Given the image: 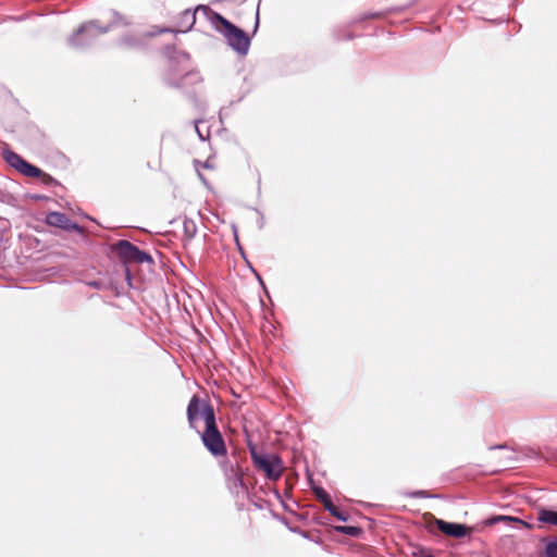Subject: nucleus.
I'll list each match as a JSON object with an SVG mask.
<instances>
[{"instance_id": "obj_14", "label": "nucleus", "mask_w": 557, "mask_h": 557, "mask_svg": "<svg viewBox=\"0 0 557 557\" xmlns=\"http://www.w3.org/2000/svg\"><path fill=\"white\" fill-rule=\"evenodd\" d=\"M335 530L337 532L347 534V535L352 536V537H358L362 533V529L361 528L354 527V525H339V527H336Z\"/></svg>"}, {"instance_id": "obj_6", "label": "nucleus", "mask_w": 557, "mask_h": 557, "mask_svg": "<svg viewBox=\"0 0 557 557\" xmlns=\"http://www.w3.org/2000/svg\"><path fill=\"white\" fill-rule=\"evenodd\" d=\"M115 250L119 257L125 263H152L153 260L151 256L143 250H140L137 246L133 245L127 240H120L115 245Z\"/></svg>"}, {"instance_id": "obj_15", "label": "nucleus", "mask_w": 557, "mask_h": 557, "mask_svg": "<svg viewBox=\"0 0 557 557\" xmlns=\"http://www.w3.org/2000/svg\"><path fill=\"white\" fill-rule=\"evenodd\" d=\"M544 557H557V537L546 544Z\"/></svg>"}, {"instance_id": "obj_11", "label": "nucleus", "mask_w": 557, "mask_h": 557, "mask_svg": "<svg viewBox=\"0 0 557 557\" xmlns=\"http://www.w3.org/2000/svg\"><path fill=\"white\" fill-rule=\"evenodd\" d=\"M18 172L28 177H36L42 174V171L39 168L28 163L26 160H24V162L20 166Z\"/></svg>"}, {"instance_id": "obj_18", "label": "nucleus", "mask_w": 557, "mask_h": 557, "mask_svg": "<svg viewBox=\"0 0 557 557\" xmlns=\"http://www.w3.org/2000/svg\"><path fill=\"white\" fill-rule=\"evenodd\" d=\"M333 517H336L338 520L346 521L347 515L338 509L335 505L332 510H327Z\"/></svg>"}, {"instance_id": "obj_2", "label": "nucleus", "mask_w": 557, "mask_h": 557, "mask_svg": "<svg viewBox=\"0 0 557 557\" xmlns=\"http://www.w3.org/2000/svg\"><path fill=\"white\" fill-rule=\"evenodd\" d=\"M250 456L255 467L262 471L269 480H278L284 471L282 460L277 455L259 454L253 446H249Z\"/></svg>"}, {"instance_id": "obj_8", "label": "nucleus", "mask_w": 557, "mask_h": 557, "mask_svg": "<svg viewBox=\"0 0 557 557\" xmlns=\"http://www.w3.org/2000/svg\"><path fill=\"white\" fill-rule=\"evenodd\" d=\"M83 34H88L90 37L95 36L96 35V32H95V26L94 24L89 23V24H85L83 26H81L74 34L73 36L70 38V42L72 46L74 47H78L82 45V41L79 39V36L83 35Z\"/></svg>"}, {"instance_id": "obj_13", "label": "nucleus", "mask_w": 557, "mask_h": 557, "mask_svg": "<svg viewBox=\"0 0 557 557\" xmlns=\"http://www.w3.org/2000/svg\"><path fill=\"white\" fill-rule=\"evenodd\" d=\"M183 231H184V239L189 242L195 236V234L197 232V226L194 223V221L186 219V220H184V223H183Z\"/></svg>"}, {"instance_id": "obj_20", "label": "nucleus", "mask_w": 557, "mask_h": 557, "mask_svg": "<svg viewBox=\"0 0 557 557\" xmlns=\"http://www.w3.org/2000/svg\"><path fill=\"white\" fill-rule=\"evenodd\" d=\"M38 177L41 178L42 183L45 184H51L53 182V177L45 172H42V174Z\"/></svg>"}, {"instance_id": "obj_5", "label": "nucleus", "mask_w": 557, "mask_h": 557, "mask_svg": "<svg viewBox=\"0 0 557 557\" xmlns=\"http://www.w3.org/2000/svg\"><path fill=\"white\" fill-rule=\"evenodd\" d=\"M424 520L428 523L429 530L433 531V525H436V528L444 533L447 536H451L455 539L463 537L471 533V528H468L463 524L459 523H453V522H446L444 520L435 518L432 513H425Z\"/></svg>"}, {"instance_id": "obj_21", "label": "nucleus", "mask_w": 557, "mask_h": 557, "mask_svg": "<svg viewBox=\"0 0 557 557\" xmlns=\"http://www.w3.org/2000/svg\"><path fill=\"white\" fill-rule=\"evenodd\" d=\"M258 25H259V16L257 15V17H256V26H255V32L257 30V28H258Z\"/></svg>"}, {"instance_id": "obj_12", "label": "nucleus", "mask_w": 557, "mask_h": 557, "mask_svg": "<svg viewBox=\"0 0 557 557\" xmlns=\"http://www.w3.org/2000/svg\"><path fill=\"white\" fill-rule=\"evenodd\" d=\"M4 160L7 161L8 164L13 166L17 171H20V166L24 162V159L20 154L15 153L13 151H5Z\"/></svg>"}, {"instance_id": "obj_3", "label": "nucleus", "mask_w": 557, "mask_h": 557, "mask_svg": "<svg viewBox=\"0 0 557 557\" xmlns=\"http://www.w3.org/2000/svg\"><path fill=\"white\" fill-rule=\"evenodd\" d=\"M203 446L214 457H224L227 454V448L221 432L218 429L215 419L209 413L208 424L201 434Z\"/></svg>"}, {"instance_id": "obj_7", "label": "nucleus", "mask_w": 557, "mask_h": 557, "mask_svg": "<svg viewBox=\"0 0 557 557\" xmlns=\"http://www.w3.org/2000/svg\"><path fill=\"white\" fill-rule=\"evenodd\" d=\"M46 222L51 226H57L63 230L78 228L76 224L71 222L66 214L57 211L48 213Z\"/></svg>"}, {"instance_id": "obj_10", "label": "nucleus", "mask_w": 557, "mask_h": 557, "mask_svg": "<svg viewBox=\"0 0 557 557\" xmlns=\"http://www.w3.org/2000/svg\"><path fill=\"white\" fill-rule=\"evenodd\" d=\"M313 492L317 499L323 505L325 510L333 509L334 504L326 491H324L322 487H315Z\"/></svg>"}, {"instance_id": "obj_9", "label": "nucleus", "mask_w": 557, "mask_h": 557, "mask_svg": "<svg viewBox=\"0 0 557 557\" xmlns=\"http://www.w3.org/2000/svg\"><path fill=\"white\" fill-rule=\"evenodd\" d=\"M537 520L543 523L557 525V511L541 508L537 511Z\"/></svg>"}, {"instance_id": "obj_4", "label": "nucleus", "mask_w": 557, "mask_h": 557, "mask_svg": "<svg viewBox=\"0 0 557 557\" xmlns=\"http://www.w3.org/2000/svg\"><path fill=\"white\" fill-rule=\"evenodd\" d=\"M209 413L212 419H215V413L212 406L200 399L198 395H194L187 406V420L191 429H196L197 421L202 418L205 423L208 424Z\"/></svg>"}, {"instance_id": "obj_17", "label": "nucleus", "mask_w": 557, "mask_h": 557, "mask_svg": "<svg viewBox=\"0 0 557 557\" xmlns=\"http://www.w3.org/2000/svg\"><path fill=\"white\" fill-rule=\"evenodd\" d=\"M122 42H123V45H125L127 47H133V46L138 45L140 42V40L134 35H127V36L123 37Z\"/></svg>"}, {"instance_id": "obj_16", "label": "nucleus", "mask_w": 557, "mask_h": 557, "mask_svg": "<svg viewBox=\"0 0 557 557\" xmlns=\"http://www.w3.org/2000/svg\"><path fill=\"white\" fill-rule=\"evenodd\" d=\"M499 521H512V522H522L520 519L518 518H512V517H509V516H495L491 519L487 520V524L490 525H493Z\"/></svg>"}, {"instance_id": "obj_19", "label": "nucleus", "mask_w": 557, "mask_h": 557, "mask_svg": "<svg viewBox=\"0 0 557 557\" xmlns=\"http://www.w3.org/2000/svg\"><path fill=\"white\" fill-rule=\"evenodd\" d=\"M170 32H173V30L170 29V28L153 27V30L148 33L147 36L148 37H152V36H157V35H160V34L170 33Z\"/></svg>"}, {"instance_id": "obj_1", "label": "nucleus", "mask_w": 557, "mask_h": 557, "mask_svg": "<svg viewBox=\"0 0 557 557\" xmlns=\"http://www.w3.org/2000/svg\"><path fill=\"white\" fill-rule=\"evenodd\" d=\"M196 11H202L208 16L214 29L224 37L227 45L235 52L242 57L248 53L250 38L243 29L231 23L220 13L212 11L207 5H199Z\"/></svg>"}]
</instances>
